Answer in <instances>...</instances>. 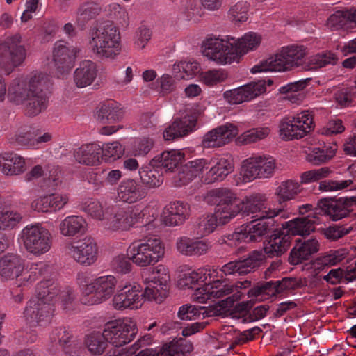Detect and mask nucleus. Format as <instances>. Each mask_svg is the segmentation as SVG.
<instances>
[{
  "instance_id": "1",
  "label": "nucleus",
  "mask_w": 356,
  "mask_h": 356,
  "mask_svg": "<svg viewBox=\"0 0 356 356\" xmlns=\"http://www.w3.org/2000/svg\"><path fill=\"white\" fill-rule=\"evenodd\" d=\"M49 88V76L42 72H37L29 77H17L12 80L6 97L15 105L25 104L26 115L33 117L47 108Z\"/></svg>"
},
{
  "instance_id": "2",
  "label": "nucleus",
  "mask_w": 356,
  "mask_h": 356,
  "mask_svg": "<svg viewBox=\"0 0 356 356\" xmlns=\"http://www.w3.org/2000/svg\"><path fill=\"white\" fill-rule=\"evenodd\" d=\"M261 37L255 33L245 34L240 39L234 38L225 40L219 38H211L207 40L205 47V56L218 64L238 62L239 58L259 45Z\"/></svg>"
},
{
  "instance_id": "3",
  "label": "nucleus",
  "mask_w": 356,
  "mask_h": 356,
  "mask_svg": "<svg viewBox=\"0 0 356 356\" xmlns=\"http://www.w3.org/2000/svg\"><path fill=\"white\" fill-rule=\"evenodd\" d=\"M59 291L58 284L52 280L38 284L35 298L29 302L24 311V318L30 326H41L50 322L55 312L53 301Z\"/></svg>"
},
{
  "instance_id": "4",
  "label": "nucleus",
  "mask_w": 356,
  "mask_h": 356,
  "mask_svg": "<svg viewBox=\"0 0 356 356\" xmlns=\"http://www.w3.org/2000/svg\"><path fill=\"white\" fill-rule=\"evenodd\" d=\"M120 41L118 29L112 22L107 21L90 33L89 44L97 57L113 59L120 52Z\"/></svg>"
},
{
  "instance_id": "5",
  "label": "nucleus",
  "mask_w": 356,
  "mask_h": 356,
  "mask_svg": "<svg viewBox=\"0 0 356 356\" xmlns=\"http://www.w3.org/2000/svg\"><path fill=\"white\" fill-rule=\"evenodd\" d=\"M305 49L301 46H291L283 48L280 54H277L267 59L260 65H255L252 69V73L265 71H287L305 65Z\"/></svg>"
},
{
  "instance_id": "6",
  "label": "nucleus",
  "mask_w": 356,
  "mask_h": 356,
  "mask_svg": "<svg viewBox=\"0 0 356 356\" xmlns=\"http://www.w3.org/2000/svg\"><path fill=\"white\" fill-rule=\"evenodd\" d=\"M127 252L133 263L146 267L154 265L163 257L164 245L160 238L154 236L143 241L133 242Z\"/></svg>"
},
{
  "instance_id": "7",
  "label": "nucleus",
  "mask_w": 356,
  "mask_h": 356,
  "mask_svg": "<svg viewBox=\"0 0 356 356\" xmlns=\"http://www.w3.org/2000/svg\"><path fill=\"white\" fill-rule=\"evenodd\" d=\"M21 42L19 33L0 41V72L5 75H10L26 59V51Z\"/></svg>"
},
{
  "instance_id": "8",
  "label": "nucleus",
  "mask_w": 356,
  "mask_h": 356,
  "mask_svg": "<svg viewBox=\"0 0 356 356\" xmlns=\"http://www.w3.org/2000/svg\"><path fill=\"white\" fill-rule=\"evenodd\" d=\"M138 332L136 323L131 318L112 321L104 325L103 333L107 343L121 347L131 341Z\"/></svg>"
},
{
  "instance_id": "9",
  "label": "nucleus",
  "mask_w": 356,
  "mask_h": 356,
  "mask_svg": "<svg viewBox=\"0 0 356 356\" xmlns=\"http://www.w3.org/2000/svg\"><path fill=\"white\" fill-rule=\"evenodd\" d=\"M307 281L300 277H284L281 280L259 282L251 288L248 297H260L261 299L268 298L283 293L285 291L295 290L305 286Z\"/></svg>"
},
{
  "instance_id": "10",
  "label": "nucleus",
  "mask_w": 356,
  "mask_h": 356,
  "mask_svg": "<svg viewBox=\"0 0 356 356\" xmlns=\"http://www.w3.org/2000/svg\"><path fill=\"white\" fill-rule=\"evenodd\" d=\"M22 239L26 250L36 256L47 253L52 245L51 233L40 225L24 227L22 232Z\"/></svg>"
},
{
  "instance_id": "11",
  "label": "nucleus",
  "mask_w": 356,
  "mask_h": 356,
  "mask_svg": "<svg viewBox=\"0 0 356 356\" xmlns=\"http://www.w3.org/2000/svg\"><path fill=\"white\" fill-rule=\"evenodd\" d=\"M279 127L280 135L284 140L302 138L313 130V117L308 111H304L292 118H284Z\"/></svg>"
},
{
  "instance_id": "12",
  "label": "nucleus",
  "mask_w": 356,
  "mask_h": 356,
  "mask_svg": "<svg viewBox=\"0 0 356 356\" xmlns=\"http://www.w3.org/2000/svg\"><path fill=\"white\" fill-rule=\"evenodd\" d=\"M117 284L116 279L111 275L98 277L83 289L81 302L83 305L99 304L111 298Z\"/></svg>"
},
{
  "instance_id": "13",
  "label": "nucleus",
  "mask_w": 356,
  "mask_h": 356,
  "mask_svg": "<svg viewBox=\"0 0 356 356\" xmlns=\"http://www.w3.org/2000/svg\"><path fill=\"white\" fill-rule=\"evenodd\" d=\"M265 254L259 250H253L247 256L229 261L222 266L220 271L227 275L243 276L256 271L264 263Z\"/></svg>"
},
{
  "instance_id": "14",
  "label": "nucleus",
  "mask_w": 356,
  "mask_h": 356,
  "mask_svg": "<svg viewBox=\"0 0 356 356\" xmlns=\"http://www.w3.org/2000/svg\"><path fill=\"white\" fill-rule=\"evenodd\" d=\"M210 286L211 292L209 293L211 295V298H221L230 294L232 295L220 301L218 306L214 309L205 311L202 314L206 312V315L208 316H217L222 313V309L232 307L236 301L241 298V292L237 291V287L234 284H228L223 280H217L210 282Z\"/></svg>"
},
{
  "instance_id": "15",
  "label": "nucleus",
  "mask_w": 356,
  "mask_h": 356,
  "mask_svg": "<svg viewBox=\"0 0 356 356\" xmlns=\"http://www.w3.org/2000/svg\"><path fill=\"white\" fill-rule=\"evenodd\" d=\"M106 213H109L106 225L112 231L128 230L138 221L140 215L133 207L118 204L108 206Z\"/></svg>"
},
{
  "instance_id": "16",
  "label": "nucleus",
  "mask_w": 356,
  "mask_h": 356,
  "mask_svg": "<svg viewBox=\"0 0 356 356\" xmlns=\"http://www.w3.org/2000/svg\"><path fill=\"white\" fill-rule=\"evenodd\" d=\"M356 205V196L339 198L321 199L317 203L316 210H320L333 221L348 217Z\"/></svg>"
},
{
  "instance_id": "17",
  "label": "nucleus",
  "mask_w": 356,
  "mask_h": 356,
  "mask_svg": "<svg viewBox=\"0 0 356 356\" xmlns=\"http://www.w3.org/2000/svg\"><path fill=\"white\" fill-rule=\"evenodd\" d=\"M266 216L257 219L248 224L240 232L234 233L235 239L247 243L259 241L261 238L274 232L277 228V224L274 218Z\"/></svg>"
},
{
  "instance_id": "18",
  "label": "nucleus",
  "mask_w": 356,
  "mask_h": 356,
  "mask_svg": "<svg viewBox=\"0 0 356 356\" xmlns=\"http://www.w3.org/2000/svg\"><path fill=\"white\" fill-rule=\"evenodd\" d=\"M67 254L76 262L86 266L93 264L97 258V248L94 239L86 237L67 246Z\"/></svg>"
},
{
  "instance_id": "19",
  "label": "nucleus",
  "mask_w": 356,
  "mask_h": 356,
  "mask_svg": "<svg viewBox=\"0 0 356 356\" xmlns=\"http://www.w3.org/2000/svg\"><path fill=\"white\" fill-rule=\"evenodd\" d=\"M275 168V162L272 157H250L243 163V176L249 180L268 178L273 175Z\"/></svg>"
},
{
  "instance_id": "20",
  "label": "nucleus",
  "mask_w": 356,
  "mask_h": 356,
  "mask_svg": "<svg viewBox=\"0 0 356 356\" xmlns=\"http://www.w3.org/2000/svg\"><path fill=\"white\" fill-rule=\"evenodd\" d=\"M266 80L252 81L236 89L226 91L223 97L231 104L250 101L266 92Z\"/></svg>"
},
{
  "instance_id": "21",
  "label": "nucleus",
  "mask_w": 356,
  "mask_h": 356,
  "mask_svg": "<svg viewBox=\"0 0 356 356\" xmlns=\"http://www.w3.org/2000/svg\"><path fill=\"white\" fill-rule=\"evenodd\" d=\"M241 213L245 215L255 214L253 218L275 217L282 209H270L267 207V197L264 194L254 193L241 200Z\"/></svg>"
},
{
  "instance_id": "22",
  "label": "nucleus",
  "mask_w": 356,
  "mask_h": 356,
  "mask_svg": "<svg viewBox=\"0 0 356 356\" xmlns=\"http://www.w3.org/2000/svg\"><path fill=\"white\" fill-rule=\"evenodd\" d=\"M143 293L136 286H125L113 297V305L116 309H136L143 302Z\"/></svg>"
},
{
  "instance_id": "23",
  "label": "nucleus",
  "mask_w": 356,
  "mask_h": 356,
  "mask_svg": "<svg viewBox=\"0 0 356 356\" xmlns=\"http://www.w3.org/2000/svg\"><path fill=\"white\" fill-rule=\"evenodd\" d=\"M238 134V129L232 124L219 126L207 132L202 140L205 148L220 147L233 140Z\"/></svg>"
},
{
  "instance_id": "24",
  "label": "nucleus",
  "mask_w": 356,
  "mask_h": 356,
  "mask_svg": "<svg viewBox=\"0 0 356 356\" xmlns=\"http://www.w3.org/2000/svg\"><path fill=\"white\" fill-rule=\"evenodd\" d=\"M291 240V236L285 230L277 228L264 242V253L270 258L280 257L290 248Z\"/></svg>"
},
{
  "instance_id": "25",
  "label": "nucleus",
  "mask_w": 356,
  "mask_h": 356,
  "mask_svg": "<svg viewBox=\"0 0 356 356\" xmlns=\"http://www.w3.org/2000/svg\"><path fill=\"white\" fill-rule=\"evenodd\" d=\"M325 26L330 31H349L356 26V9L335 10L326 20Z\"/></svg>"
},
{
  "instance_id": "26",
  "label": "nucleus",
  "mask_w": 356,
  "mask_h": 356,
  "mask_svg": "<svg viewBox=\"0 0 356 356\" xmlns=\"http://www.w3.org/2000/svg\"><path fill=\"white\" fill-rule=\"evenodd\" d=\"M80 49L76 47H68L63 41H59L54 45L53 60L57 70L63 73L68 72L74 65Z\"/></svg>"
},
{
  "instance_id": "27",
  "label": "nucleus",
  "mask_w": 356,
  "mask_h": 356,
  "mask_svg": "<svg viewBox=\"0 0 356 356\" xmlns=\"http://www.w3.org/2000/svg\"><path fill=\"white\" fill-rule=\"evenodd\" d=\"M191 206L182 201L170 202L163 212L162 219L165 225L177 226L182 225L191 216Z\"/></svg>"
},
{
  "instance_id": "28",
  "label": "nucleus",
  "mask_w": 356,
  "mask_h": 356,
  "mask_svg": "<svg viewBox=\"0 0 356 356\" xmlns=\"http://www.w3.org/2000/svg\"><path fill=\"white\" fill-rule=\"evenodd\" d=\"M318 241L312 238L307 240H298L289 256V262L296 265L304 261L309 260L311 257L319 250Z\"/></svg>"
},
{
  "instance_id": "29",
  "label": "nucleus",
  "mask_w": 356,
  "mask_h": 356,
  "mask_svg": "<svg viewBox=\"0 0 356 356\" xmlns=\"http://www.w3.org/2000/svg\"><path fill=\"white\" fill-rule=\"evenodd\" d=\"M118 199L125 203L133 204L144 199L145 189L136 180L127 179L122 181L117 188Z\"/></svg>"
},
{
  "instance_id": "30",
  "label": "nucleus",
  "mask_w": 356,
  "mask_h": 356,
  "mask_svg": "<svg viewBox=\"0 0 356 356\" xmlns=\"http://www.w3.org/2000/svg\"><path fill=\"white\" fill-rule=\"evenodd\" d=\"M197 119L194 115H186L176 118L163 131L165 140H173L191 132L196 125Z\"/></svg>"
},
{
  "instance_id": "31",
  "label": "nucleus",
  "mask_w": 356,
  "mask_h": 356,
  "mask_svg": "<svg viewBox=\"0 0 356 356\" xmlns=\"http://www.w3.org/2000/svg\"><path fill=\"white\" fill-rule=\"evenodd\" d=\"M316 211L313 216L308 215L305 217L296 218L292 220L282 224V228L291 236H307L315 230Z\"/></svg>"
},
{
  "instance_id": "32",
  "label": "nucleus",
  "mask_w": 356,
  "mask_h": 356,
  "mask_svg": "<svg viewBox=\"0 0 356 356\" xmlns=\"http://www.w3.org/2000/svg\"><path fill=\"white\" fill-rule=\"evenodd\" d=\"M24 270L23 260L17 254H8L0 258V275L6 280L17 279Z\"/></svg>"
},
{
  "instance_id": "33",
  "label": "nucleus",
  "mask_w": 356,
  "mask_h": 356,
  "mask_svg": "<svg viewBox=\"0 0 356 356\" xmlns=\"http://www.w3.org/2000/svg\"><path fill=\"white\" fill-rule=\"evenodd\" d=\"M176 247L177 251L184 255L200 256L207 252L209 244L205 241L183 236L177 239Z\"/></svg>"
},
{
  "instance_id": "34",
  "label": "nucleus",
  "mask_w": 356,
  "mask_h": 356,
  "mask_svg": "<svg viewBox=\"0 0 356 356\" xmlns=\"http://www.w3.org/2000/svg\"><path fill=\"white\" fill-rule=\"evenodd\" d=\"M233 169L234 166L231 161L225 159H220L202 177V181L205 184L221 181L233 171Z\"/></svg>"
},
{
  "instance_id": "35",
  "label": "nucleus",
  "mask_w": 356,
  "mask_h": 356,
  "mask_svg": "<svg viewBox=\"0 0 356 356\" xmlns=\"http://www.w3.org/2000/svg\"><path fill=\"white\" fill-rule=\"evenodd\" d=\"M97 72V66L95 63L90 60L81 62L74 74L75 84L79 88L90 86L95 79Z\"/></svg>"
},
{
  "instance_id": "36",
  "label": "nucleus",
  "mask_w": 356,
  "mask_h": 356,
  "mask_svg": "<svg viewBox=\"0 0 356 356\" xmlns=\"http://www.w3.org/2000/svg\"><path fill=\"white\" fill-rule=\"evenodd\" d=\"M101 147L97 144H86L81 146L74 153L76 161L86 165L99 163Z\"/></svg>"
},
{
  "instance_id": "37",
  "label": "nucleus",
  "mask_w": 356,
  "mask_h": 356,
  "mask_svg": "<svg viewBox=\"0 0 356 356\" xmlns=\"http://www.w3.org/2000/svg\"><path fill=\"white\" fill-rule=\"evenodd\" d=\"M59 230L60 234L67 237L83 234L86 231V222L81 216H70L60 222Z\"/></svg>"
},
{
  "instance_id": "38",
  "label": "nucleus",
  "mask_w": 356,
  "mask_h": 356,
  "mask_svg": "<svg viewBox=\"0 0 356 356\" xmlns=\"http://www.w3.org/2000/svg\"><path fill=\"white\" fill-rule=\"evenodd\" d=\"M238 199L236 194L228 188H218L210 190L203 197L204 201L210 205H216V207L225 204L236 201Z\"/></svg>"
},
{
  "instance_id": "39",
  "label": "nucleus",
  "mask_w": 356,
  "mask_h": 356,
  "mask_svg": "<svg viewBox=\"0 0 356 356\" xmlns=\"http://www.w3.org/2000/svg\"><path fill=\"white\" fill-rule=\"evenodd\" d=\"M169 279L164 277L154 278L152 281L153 285L149 284L145 289L143 299L146 298L151 301H155L156 303H161L168 296L167 282Z\"/></svg>"
},
{
  "instance_id": "40",
  "label": "nucleus",
  "mask_w": 356,
  "mask_h": 356,
  "mask_svg": "<svg viewBox=\"0 0 356 356\" xmlns=\"http://www.w3.org/2000/svg\"><path fill=\"white\" fill-rule=\"evenodd\" d=\"M69 198L66 195L51 194L42 197L37 202L40 205L38 208L42 212L56 211L61 209L68 202Z\"/></svg>"
},
{
  "instance_id": "41",
  "label": "nucleus",
  "mask_w": 356,
  "mask_h": 356,
  "mask_svg": "<svg viewBox=\"0 0 356 356\" xmlns=\"http://www.w3.org/2000/svg\"><path fill=\"white\" fill-rule=\"evenodd\" d=\"M193 344L180 339L176 342L164 344L161 348L159 356H185L186 353L192 352Z\"/></svg>"
},
{
  "instance_id": "42",
  "label": "nucleus",
  "mask_w": 356,
  "mask_h": 356,
  "mask_svg": "<svg viewBox=\"0 0 356 356\" xmlns=\"http://www.w3.org/2000/svg\"><path fill=\"white\" fill-rule=\"evenodd\" d=\"M139 175L143 184L148 188H157L163 181L162 174L152 165L142 167L139 170Z\"/></svg>"
},
{
  "instance_id": "43",
  "label": "nucleus",
  "mask_w": 356,
  "mask_h": 356,
  "mask_svg": "<svg viewBox=\"0 0 356 356\" xmlns=\"http://www.w3.org/2000/svg\"><path fill=\"white\" fill-rule=\"evenodd\" d=\"M242 206L241 200L236 199V201H232L229 203L216 207L215 213L218 218V222L220 224H226L232 218L241 212Z\"/></svg>"
},
{
  "instance_id": "44",
  "label": "nucleus",
  "mask_w": 356,
  "mask_h": 356,
  "mask_svg": "<svg viewBox=\"0 0 356 356\" xmlns=\"http://www.w3.org/2000/svg\"><path fill=\"white\" fill-rule=\"evenodd\" d=\"M301 191L300 185L298 182L293 180L282 181L277 188L275 194L280 204L289 201Z\"/></svg>"
},
{
  "instance_id": "45",
  "label": "nucleus",
  "mask_w": 356,
  "mask_h": 356,
  "mask_svg": "<svg viewBox=\"0 0 356 356\" xmlns=\"http://www.w3.org/2000/svg\"><path fill=\"white\" fill-rule=\"evenodd\" d=\"M122 116V108H119L115 103L103 104L97 113V120L102 124L119 121Z\"/></svg>"
},
{
  "instance_id": "46",
  "label": "nucleus",
  "mask_w": 356,
  "mask_h": 356,
  "mask_svg": "<svg viewBox=\"0 0 356 356\" xmlns=\"http://www.w3.org/2000/svg\"><path fill=\"white\" fill-rule=\"evenodd\" d=\"M336 151V144H329L321 148H314L307 155V160L314 165H321L330 160L335 155Z\"/></svg>"
},
{
  "instance_id": "47",
  "label": "nucleus",
  "mask_w": 356,
  "mask_h": 356,
  "mask_svg": "<svg viewBox=\"0 0 356 356\" xmlns=\"http://www.w3.org/2000/svg\"><path fill=\"white\" fill-rule=\"evenodd\" d=\"M84 343L88 351L95 355H102L107 347L104 333L93 332L86 335Z\"/></svg>"
},
{
  "instance_id": "48",
  "label": "nucleus",
  "mask_w": 356,
  "mask_h": 356,
  "mask_svg": "<svg viewBox=\"0 0 356 356\" xmlns=\"http://www.w3.org/2000/svg\"><path fill=\"white\" fill-rule=\"evenodd\" d=\"M337 56L331 51H324L310 58L303 70H316L324 67L327 65H335L337 62Z\"/></svg>"
},
{
  "instance_id": "49",
  "label": "nucleus",
  "mask_w": 356,
  "mask_h": 356,
  "mask_svg": "<svg viewBox=\"0 0 356 356\" xmlns=\"http://www.w3.org/2000/svg\"><path fill=\"white\" fill-rule=\"evenodd\" d=\"M209 275L207 269H199L197 271L184 273L178 281L180 288L193 289L197 284H201L207 281V275Z\"/></svg>"
},
{
  "instance_id": "50",
  "label": "nucleus",
  "mask_w": 356,
  "mask_h": 356,
  "mask_svg": "<svg viewBox=\"0 0 356 356\" xmlns=\"http://www.w3.org/2000/svg\"><path fill=\"white\" fill-rule=\"evenodd\" d=\"M48 272V266L43 262H39L35 264H32L29 270L26 271H23L21 275L22 278L20 280L22 282L19 284H31L38 279H40L42 276L47 274Z\"/></svg>"
},
{
  "instance_id": "51",
  "label": "nucleus",
  "mask_w": 356,
  "mask_h": 356,
  "mask_svg": "<svg viewBox=\"0 0 356 356\" xmlns=\"http://www.w3.org/2000/svg\"><path fill=\"white\" fill-rule=\"evenodd\" d=\"M184 159V153L173 149L163 152L158 160L160 165L165 169V171H172L182 162Z\"/></svg>"
},
{
  "instance_id": "52",
  "label": "nucleus",
  "mask_w": 356,
  "mask_h": 356,
  "mask_svg": "<svg viewBox=\"0 0 356 356\" xmlns=\"http://www.w3.org/2000/svg\"><path fill=\"white\" fill-rule=\"evenodd\" d=\"M311 80V78H307L295 82L289 83L287 85L281 87L280 92L283 94H289L287 98L292 102H298L301 101L302 95L300 94L293 95L292 93L304 90L309 85Z\"/></svg>"
},
{
  "instance_id": "53",
  "label": "nucleus",
  "mask_w": 356,
  "mask_h": 356,
  "mask_svg": "<svg viewBox=\"0 0 356 356\" xmlns=\"http://www.w3.org/2000/svg\"><path fill=\"white\" fill-rule=\"evenodd\" d=\"M102 158L108 161L120 159L124 153V147L118 142L104 144L101 147Z\"/></svg>"
},
{
  "instance_id": "54",
  "label": "nucleus",
  "mask_w": 356,
  "mask_h": 356,
  "mask_svg": "<svg viewBox=\"0 0 356 356\" xmlns=\"http://www.w3.org/2000/svg\"><path fill=\"white\" fill-rule=\"evenodd\" d=\"M200 65L196 61L193 62H180L178 64H175L172 67V71L175 74L183 72L185 74H176L178 79H188L197 74L200 72Z\"/></svg>"
},
{
  "instance_id": "55",
  "label": "nucleus",
  "mask_w": 356,
  "mask_h": 356,
  "mask_svg": "<svg viewBox=\"0 0 356 356\" xmlns=\"http://www.w3.org/2000/svg\"><path fill=\"white\" fill-rule=\"evenodd\" d=\"M227 73L222 70H211L200 74V81L207 86H213L225 81Z\"/></svg>"
},
{
  "instance_id": "56",
  "label": "nucleus",
  "mask_w": 356,
  "mask_h": 356,
  "mask_svg": "<svg viewBox=\"0 0 356 356\" xmlns=\"http://www.w3.org/2000/svg\"><path fill=\"white\" fill-rule=\"evenodd\" d=\"M249 4L246 1H241L232 6L228 13L229 18L235 23L243 22L248 19V12Z\"/></svg>"
},
{
  "instance_id": "57",
  "label": "nucleus",
  "mask_w": 356,
  "mask_h": 356,
  "mask_svg": "<svg viewBox=\"0 0 356 356\" xmlns=\"http://www.w3.org/2000/svg\"><path fill=\"white\" fill-rule=\"evenodd\" d=\"M352 230L353 227L351 226L345 227L343 225L339 226L337 225H333L323 229L322 234L327 240L330 241H337L348 235Z\"/></svg>"
},
{
  "instance_id": "58",
  "label": "nucleus",
  "mask_w": 356,
  "mask_h": 356,
  "mask_svg": "<svg viewBox=\"0 0 356 356\" xmlns=\"http://www.w3.org/2000/svg\"><path fill=\"white\" fill-rule=\"evenodd\" d=\"M269 134L270 129L268 127L254 128L244 132L239 139L243 144H250L266 138Z\"/></svg>"
},
{
  "instance_id": "59",
  "label": "nucleus",
  "mask_w": 356,
  "mask_h": 356,
  "mask_svg": "<svg viewBox=\"0 0 356 356\" xmlns=\"http://www.w3.org/2000/svg\"><path fill=\"white\" fill-rule=\"evenodd\" d=\"M101 10V7L96 3H85L78 10L77 20L83 22H88L99 15Z\"/></svg>"
},
{
  "instance_id": "60",
  "label": "nucleus",
  "mask_w": 356,
  "mask_h": 356,
  "mask_svg": "<svg viewBox=\"0 0 356 356\" xmlns=\"http://www.w3.org/2000/svg\"><path fill=\"white\" fill-rule=\"evenodd\" d=\"M218 221V218L216 213L203 215L198 220V232L201 235L209 234L215 230Z\"/></svg>"
},
{
  "instance_id": "61",
  "label": "nucleus",
  "mask_w": 356,
  "mask_h": 356,
  "mask_svg": "<svg viewBox=\"0 0 356 356\" xmlns=\"http://www.w3.org/2000/svg\"><path fill=\"white\" fill-rule=\"evenodd\" d=\"M332 170L328 167L306 171L300 176L302 184H309L317 181L329 176Z\"/></svg>"
},
{
  "instance_id": "62",
  "label": "nucleus",
  "mask_w": 356,
  "mask_h": 356,
  "mask_svg": "<svg viewBox=\"0 0 356 356\" xmlns=\"http://www.w3.org/2000/svg\"><path fill=\"white\" fill-rule=\"evenodd\" d=\"M53 337L54 340H57L59 345L65 350L71 346L73 334L69 327L60 326L54 330Z\"/></svg>"
},
{
  "instance_id": "63",
  "label": "nucleus",
  "mask_w": 356,
  "mask_h": 356,
  "mask_svg": "<svg viewBox=\"0 0 356 356\" xmlns=\"http://www.w3.org/2000/svg\"><path fill=\"white\" fill-rule=\"evenodd\" d=\"M353 180H332L327 179L319 183V190L322 191H335L345 189L353 184Z\"/></svg>"
},
{
  "instance_id": "64",
  "label": "nucleus",
  "mask_w": 356,
  "mask_h": 356,
  "mask_svg": "<svg viewBox=\"0 0 356 356\" xmlns=\"http://www.w3.org/2000/svg\"><path fill=\"white\" fill-rule=\"evenodd\" d=\"M106 207L99 201L93 200L86 203L84 211L92 218L102 220L104 219V214L106 213Z\"/></svg>"
}]
</instances>
